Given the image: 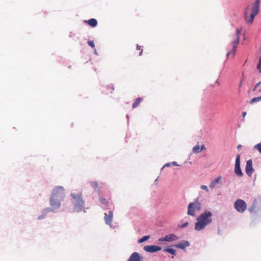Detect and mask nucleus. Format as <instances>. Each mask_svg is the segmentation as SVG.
<instances>
[{
    "label": "nucleus",
    "mask_w": 261,
    "mask_h": 261,
    "mask_svg": "<svg viewBox=\"0 0 261 261\" xmlns=\"http://www.w3.org/2000/svg\"><path fill=\"white\" fill-rule=\"evenodd\" d=\"M65 197V192L64 187L61 186H57L53 189L49 199L50 206L58 210L61 207V202L64 200Z\"/></svg>",
    "instance_id": "1"
},
{
    "label": "nucleus",
    "mask_w": 261,
    "mask_h": 261,
    "mask_svg": "<svg viewBox=\"0 0 261 261\" xmlns=\"http://www.w3.org/2000/svg\"><path fill=\"white\" fill-rule=\"evenodd\" d=\"M212 213L205 210L196 218L197 222L195 223V229L200 231L203 229L207 225L212 222Z\"/></svg>",
    "instance_id": "2"
},
{
    "label": "nucleus",
    "mask_w": 261,
    "mask_h": 261,
    "mask_svg": "<svg viewBox=\"0 0 261 261\" xmlns=\"http://www.w3.org/2000/svg\"><path fill=\"white\" fill-rule=\"evenodd\" d=\"M70 196L72 197L71 202L73 205L74 211L79 213L85 211V202L82 197V192L81 191H76L71 192Z\"/></svg>",
    "instance_id": "3"
},
{
    "label": "nucleus",
    "mask_w": 261,
    "mask_h": 261,
    "mask_svg": "<svg viewBox=\"0 0 261 261\" xmlns=\"http://www.w3.org/2000/svg\"><path fill=\"white\" fill-rule=\"evenodd\" d=\"M201 207V203L199 202V197H197L192 202H190L188 206L187 214L189 216H195L196 210L199 211Z\"/></svg>",
    "instance_id": "4"
},
{
    "label": "nucleus",
    "mask_w": 261,
    "mask_h": 261,
    "mask_svg": "<svg viewBox=\"0 0 261 261\" xmlns=\"http://www.w3.org/2000/svg\"><path fill=\"white\" fill-rule=\"evenodd\" d=\"M261 210V195L253 199L252 205L248 208V211L251 213H256Z\"/></svg>",
    "instance_id": "5"
},
{
    "label": "nucleus",
    "mask_w": 261,
    "mask_h": 261,
    "mask_svg": "<svg viewBox=\"0 0 261 261\" xmlns=\"http://www.w3.org/2000/svg\"><path fill=\"white\" fill-rule=\"evenodd\" d=\"M234 206L238 212L243 213L247 208V204L244 200L238 199L235 201Z\"/></svg>",
    "instance_id": "6"
},
{
    "label": "nucleus",
    "mask_w": 261,
    "mask_h": 261,
    "mask_svg": "<svg viewBox=\"0 0 261 261\" xmlns=\"http://www.w3.org/2000/svg\"><path fill=\"white\" fill-rule=\"evenodd\" d=\"M234 173L239 177H242L243 173L241 169V161L240 155L238 154L236 158L235 165H234Z\"/></svg>",
    "instance_id": "7"
},
{
    "label": "nucleus",
    "mask_w": 261,
    "mask_h": 261,
    "mask_svg": "<svg viewBox=\"0 0 261 261\" xmlns=\"http://www.w3.org/2000/svg\"><path fill=\"white\" fill-rule=\"evenodd\" d=\"M58 209L54 208V207H46L42 210L41 212V215L39 216L37 218L38 220H41L44 219L46 215L50 212L55 213L57 212Z\"/></svg>",
    "instance_id": "8"
},
{
    "label": "nucleus",
    "mask_w": 261,
    "mask_h": 261,
    "mask_svg": "<svg viewBox=\"0 0 261 261\" xmlns=\"http://www.w3.org/2000/svg\"><path fill=\"white\" fill-rule=\"evenodd\" d=\"M162 248L161 246L155 245H147L143 247V249L147 252L149 253H155L157 252L160 250H161Z\"/></svg>",
    "instance_id": "9"
},
{
    "label": "nucleus",
    "mask_w": 261,
    "mask_h": 261,
    "mask_svg": "<svg viewBox=\"0 0 261 261\" xmlns=\"http://www.w3.org/2000/svg\"><path fill=\"white\" fill-rule=\"evenodd\" d=\"M239 35L240 30L238 29L236 30V34L234 35L236 38L231 42V44L232 45V51H233V56L234 55L235 51L237 47V44L239 43Z\"/></svg>",
    "instance_id": "10"
},
{
    "label": "nucleus",
    "mask_w": 261,
    "mask_h": 261,
    "mask_svg": "<svg viewBox=\"0 0 261 261\" xmlns=\"http://www.w3.org/2000/svg\"><path fill=\"white\" fill-rule=\"evenodd\" d=\"M245 171L248 176H251L254 171L252 166V161L251 159L248 160L246 162Z\"/></svg>",
    "instance_id": "11"
},
{
    "label": "nucleus",
    "mask_w": 261,
    "mask_h": 261,
    "mask_svg": "<svg viewBox=\"0 0 261 261\" xmlns=\"http://www.w3.org/2000/svg\"><path fill=\"white\" fill-rule=\"evenodd\" d=\"M190 245V243L189 241L182 240L180 243L174 244L172 246L177 248H179L182 250H186V248Z\"/></svg>",
    "instance_id": "12"
},
{
    "label": "nucleus",
    "mask_w": 261,
    "mask_h": 261,
    "mask_svg": "<svg viewBox=\"0 0 261 261\" xmlns=\"http://www.w3.org/2000/svg\"><path fill=\"white\" fill-rule=\"evenodd\" d=\"M101 90L102 93L103 94H108L109 93H112L114 90V85L111 84L107 85L106 86H102Z\"/></svg>",
    "instance_id": "13"
},
{
    "label": "nucleus",
    "mask_w": 261,
    "mask_h": 261,
    "mask_svg": "<svg viewBox=\"0 0 261 261\" xmlns=\"http://www.w3.org/2000/svg\"><path fill=\"white\" fill-rule=\"evenodd\" d=\"M127 261H143V257L138 252H133Z\"/></svg>",
    "instance_id": "14"
},
{
    "label": "nucleus",
    "mask_w": 261,
    "mask_h": 261,
    "mask_svg": "<svg viewBox=\"0 0 261 261\" xmlns=\"http://www.w3.org/2000/svg\"><path fill=\"white\" fill-rule=\"evenodd\" d=\"M105 220L106 224L111 226L112 222L113 216V211H110L109 212L108 215H107L106 213H105Z\"/></svg>",
    "instance_id": "15"
},
{
    "label": "nucleus",
    "mask_w": 261,
    "mask_h": 261,
    "mask_svg": "<svg viewBox=\"0 0 261 261\" xmlns=\"http://www.w3.org/2000/svg\"><path fill=\"white\" fill-rule=\"evenodd\" d=\"M172 247L173 246L172 245V246H169L167 247V248H164L163 250V251L169 253L171 254V255H172L173 256H176L177 254L176 251L175 249L173 248Z\"/></svg>",
    "instance_id": "16"
},
{
    "label": "nucleus",
    "mask_w": 261,
    "mask_h": 261,
    "mask_svg": "<svg viewBox=\"0 0 261 261\" xmlns=\"http://www.w3.org/2000/svg\"><path fill=\"white\" fill-rule=\"evenodd\" d=\"M166 242H172L178 239V237L174 233H170L165 236Z\"/></svg>",
    "instance_id": "17"
},
{
    "label": "nucleus",
    "mask_w": 261,
    "mask_h": 261,
    "mask_svg": "<svg viewBox=\"0 0 261 261\" xmlns=\"http://www.w3.org/2000/svg\"><path fill=\"white\" fill-rule=\"evenodd\" d=\"M85 22L87 23L90 26L92 27H95L97 25V21L95 18H91L88 20H85Z\"/></svg>",
    "instance_id": "18"
},
{
    "label": "nucleus",
    "mask_w": 261,
    "mask_h": 261,
    "mask_svg": "<svg viewBox=\"0 0 261 261\" xmlns=\"http://www.w3.org/2000/svg\"><path fill=\"white\" fill-rule=\"evenodd\" d=\"M97 192H98V196L99 197V200H100V202L107 207L109 204L108 201H107V200L106 198L102 197L101 196V192H100V191L99 189L97 190Z\"/></svg>",
    "instance_id": "19"
},
{
    "label": "nucleus",
    "mask_w": 261,
    "mask_h": 261,
    "mask_svg": "<svg viewBox=\"0 0 261 261\" xmlns=\"http://www.w3.org/2000/svg\"><path fill=\"white\" fill-rule=\"evenodd\" d=\"M221 178V177L219 176L217 178L212 180L210 184L209 187L212 189L214 188L215 187L216 184L219 182Z\"/></svg>",
    "instance_id": "20"
},
{
    "label": "nucleus",
    "mask_w": 261,
    "mask_h": 261,
    "mask_svg": "<svg viewBox=\"0 0 261 261\" xmlns=\"http://www.w3.org/2000/svg\"><path fill=\"white\" fill-rule=\"evenodd\" d=\"M142 98L141 97H138L136 99L135 101L133 102L132 105V108L133 109L136 108L141 102Z\"/></svg>",
    "instance_id": "21"
},
{
    "label": "nucleus",
    "mask_w": 261,
    "mask_h": 261,
    "mask_svg": "<svg viewBox=\"0 0 261 261\" xmlns=\"http://www.w3.org/2000/svg\"><path fill=\"white\" fill-rule=\"evenodd\" d=\"M259 11V6H253L252 10L251 13L256 15Z\"/></svg>",
    "instance_id": "22"
},
{
    "label": "nucleus",
    "mask_w": 261,
    "mask_h": 261,
    "mask_svg": "<svg viewBox=\"0 0 261 261\" xmlns=\"http://www.w3.org/2000/svg\"><path fill=\"white\" fill-rule=\"evenodd\" d=\"M150 235L144 236L142 238L138 240V243H142L146 241H147L149 239H150Z\"/></svg>",
    "instance_id": "23"
},
{
    "label": "nucleus",
    "mask_w": 261,
    "mask_h": 261,
    "mask_svg": "<svg viewBox=\"0 0 261 261\" xmlns=\"http://www.w3.org/2000/svg\"><path fill=\"white\" fill-rule=\"evenodd\" d=\"M193 152L194 153H199L201 151V149L198 144L195 145L192 149Z\"/></svg>",
    "instance_id": "24"
},
{
    "label": "nucleus",
    "mask_w": 261,
    "mask_h": 261,
    "mask_svg": "<svg viewBox=\"0 0 261 261\" xmlns=\"http://www.w3.org/2000/svg\"><path fill=\"white\" fill-rule=\"evenodd\" d=\"M260 101H261V96H258V97H255L252 98L250 100V103L251 104H252V103H255V102H258Z\"/></svg>",
    "instance_id": "25"
},
{
    "label": "nucleus",
    "mask_w": 261,
    "mask_h": 261,
    "mask_svg": "<svg viewBox=\"0 0 261 261\" xmlns=\"http://www.w3.org/2000/svg\"><path fill=\"white\" fill-rule=\"evenodd\" d=\"M254 149H257L261 153V143H259L254 146Z\"/></svg>",
    "instance_id": "26"
},
{
    "label": "nucleus",
    "mask_w": 261,
    "mask_h": 261,
    "mask_svg": "<svg viewBox=\"0 0 261 261\" xmlns=\"http://www.w3.org/2000/svg\"><path fill=\"white\" fill-rule=\"evenodd\" d=\"M255 16H256L255 15L251 13V14L250 15L249 19L248 20V23H252Z\"/></svg>",
    "instance_id": "27"
},
{
    "label": "nucleus",
    "mask_w": 261,
    "mask_h": 261,
    "mask_svg": "<svg viewBox=\"0 0 261 261\" xmlns=\"http://www.w3.org/2000/svg\"><path fill=\"white\" fill-rule=\"evenodd\" d=\"M257 69L259 70V73H261V56L259 58V61L257 65Z\"/></svg>",
    "instance_id": "28"
},
{
    "label": "nucleus",
    "mask_w": 261,
    "mask_h": 261,
    "mask_svg": "<svg viewBox=\"0 0 261 261\" xmlns=\"http://www.w3.org/2000/svg\"><path fill=\"white\" fill-rule=\"evenodd\" d=\"M90 185L95 190L98 188V183L97 181L90 182Z\"/></svg>",
    "instance_id": "29"
},
{
    "label": "nucleus",
    "mask_w": 261,
    "mask_h": 261,
    "mask_svg": "<svg viewBox=\"0 0 261 261\" xmlns=\"http://www.w3.org/2000/svg\"><path fill=\"white\" fill-rule=\"evenodd\" d=\"M88 44L92 48H94L95 47V44H94V43L93 41H92V40H88Z\"/></svg>",
    "instance_id": "30"
},
{
    "label": "nucleus",
    "mask_w": 261,
    "mask_h": 261,
    "mask_svg": "<svg viewBox=\"0 0 261 261\" xmlns=\"http://www.w3.org/2000/svg\"><path fill=\"white\" fill-rule=\"evenodd\" d=\"M188 224H189V222L188 221H186L184 223L181 224V225H179V227L180 228H184V227L187 226L188 225Z\"/></svg>",
    "instance_id": "31"
},
{
    "label": "nucleus",
    "mask_w": 261,
    "mask_h": 261,
    "mask_svg": "<svg viewBox=\"0 0 261 261\" xmlns=\"http://www.w3.org/2000/svg\"><path fill=\"white\" fill-rule=\"evenodd\" d=\"M200 188L201 189L204 190L206 192L208 191V189L207 187L205 185H201Z\"/></svg>",
    "instance_id": "32"
},
{
    "label": "nucleus",
    "mask_w": 261,
    "mask_h": 261,
    "mask_svg": "<svg viewBox=\"0 0 261 261\" xmlns=\"http://www.w3.org/2000/svg\"><path fill=\"white\" fill-rule=\"evenodd\" d=\"M171 166V163H168L165 164L163 167L161 168V171L165 168V167H168Z\"/></svg>",
    "instance_id": "33"
},
{
    "label": "nucleus",
    "mask_w": 261,
    "mask_h": 261,
    "mask_svg": "<svg viewBox=\"0 0 261 261\" xmlns=\"http://www.w3.org/2000/svg\"><path fill=\"white\" fill-rule=\"evenodd\" d=\"M261 84V82H259L258 83H257L255 86H254V88L253 89L252 91H255L257 88V87H258V86H259Z\"/></svg>",
    "instance_id": "34"
},
{
    "label": "nucleus",
    "mask_w": 261,
    "mask_h": 261,
    "mask_svg": "<svg viewBox=\"0 0 261 261\" xmlns=\"http://www.w3.org/2000/svg\"><path fill=\"white\" fill-rule=\"evenodd\" d=\"M260 0H255V4L253 6H259Z\"/></svg>",
    "instance_id": "35"
},
{
    "label": "nucleus",
    "mask_w": 261,
    "mask_h": 261,
    "mask_svg": "<svg viewBox=\"0 0 261 261\" xmlns=\"http://www.w3.org/2000/svg\"><path fill=\"white\" fill-rule=\"evenodd\" d=\"M159 242L166 241V239H165V237H162V238H160L159 239Z\"/></svg>",
    "instance_id": "36"
},
{
    "label": "nucleus",
    "mask_w": 261,
    "mask_h": 261,
    "mask_svg": "<svg viewBox=\"0 0 261 261\" xmlns=\"http://www.w3.org/2000/svg\"><path fill=\"white\" fill-rule=\"evenodd\" d=\"M231 53H233V51H232V49L230 50V51H229L226 54V56L227 57H228L229 55V54Z\"/></svg>",
    "instance_id": "37"
},
{
    "label": "nucleus",
    "mask_w": 261,
    "mask_h": 261,
    "mask_svg": "<svg viewBox=\"0 0 261 261\" xmlns=\"http://www.w3.org/2000/svg\"><path fill=\"white\" fill-rule=\"evenodd\" d=\"M171 164H172L173 165L178 166L177 162H173L171 163Z\"/></svg>",
    "instance_id": "38"
},
{
    "label": "nucleus",
    "mask_w": 261,
    "mask_h": 261,
    "mask_svg": "<svg viewBox=\"0 0 261 261\" xmlns=\"http://www.w3.org/2000/svg\"><path fill=\"white\" fill-rule=\"evenodd\" d=\"M246 114H247V113L246 112H243L242 113V116H243V117H244L246 116Z\"/></svg>",
    "instance_id": "39"
},
{
    "label": "nucleus",
    "mask_w": 261,
    "mask_h": 261,
    "mask_svg": "<svg viewBox=\"0 0 261 261\" xmlns=\"http://www.w3.org/2000/svg\"><path fill=\"white\" fill-rule=\"evenodd\" d=\"M205 148V147H204V145H202L201 147H200V149H201V151Z\"/></svg>",
    "instance_id": "40"
},
{
    "label": "nucleus",
    "mask_w": 261,
    "mask_h": 261,
    "mask_svg": "<svg viewBox=\"0 0 261 261\" xmlns=\"http://www.w3.org/2000/svg\"><path fill=\"white\" fill-rule=\"evenodd\" d=\"M242 83H243V80H241L240 81V83L239 84V88H240L241 87Z\"/></svg>",
    "instance_id": "41"
},
{
    "label": "nucleus",
    "mask_w": 261,
    "mask_h": 261,
    "mask_svg": "<svg viewBox=\"0 0 261 261\" xmlns=\"http://www.w3.org/2000/svg\"><path fill=\"white\" fill-rule=\"evenodd\" d=\"M140 48H141V46H139V45H137V50H140Z\"/></svg>",
    "instance_id": "42"
},
{
    "label": "nucleus",
    "mask_w": 261,
    "mask_h": 261,
    "mask_svg": "<svg viewBox=\"0 0 261 261\" xmlns=\"http://www.w3.org/2000/svg\"><path fill=\"white\" fill-rule=\"evenodd\" d=\"M242 146L241 145H240H240H238V146H237V148H238V149H240L242 147Z\"/></svg>",
    "instance_id": "43"
},
{
    "label": "nucleus",
    "mask_w": 261,
    "mask_h": 261,
    "mask_svg": "<svg viewBox=\"0 0 261 261\" xmlns=\"http://www.w3.org/2000/svg\"><path fill=\"white\" fill-rule=\"evenodd\" d=\"M94 54H96V55H97V51H96V49H94Z\"/></svg>",
    "instance_id": "44"
},
{
    "label": "nucleus",
    "mask_w": 261,
    "mask_h": 261,
    "mask_svg": "<svg viewBox=\"0 0 261 261\" xmlns=\"http://www.w3.org/2000/svg\"><path fill=\"white\" fill-rule=\"evenodd\" d=\"M216 83L218 84H219V80L218 79L216 81Z\"/></svg>",
    "instance_id": "45"
},
{
    "label": "nucleus",
    "mask_w": 261,
    "mask_h": 261,
    "mask_svg": "<svg viewBox=\"0 0 261 261\" xmlns=\"http://www.w3.org/2000/svg\"><path fill=\"white\" fill-rule=\"evenodd\" d=\"M218 234H220V231L219 229H218Z\"/></svg>",
    "instance_id": "46"
},
{
    "label": "nucleus",
    "mask_w": 261,
    "mask_h": 261,
    "mask_svg": "<svg viewBox=\"0 0 261 261\" xmlns=\"http://www.w3.org/2000/svg\"><path fill=\"white\" fill-rule=\"evenodd\" d=\"M158 179V178H156V179H155V180H154V182L155 184H156V182H157Z\"/></svg>",
    "instance_id": "47"
},
{
    "label": "nucleus",
    "mask_w": 261,
    "mask_h": 261,
    "mask_svg": "<svg viewBox=\"0 0 261 261\" xmlns=\"http://www.w3.org/2000/svg\"><path fill=\"white\" fill-rule=\"evenodd\" d=\"M142 51H142V50L140 52V53H139V56H141V55H142Z\"/></svg>",
    "instance_id": "48"
},
{
    "label": "nucleus",
    "mask_w": 261,
    "mask_h": 261,
    "mask_svg": "<svg viewBox=\"0 0 261 261\" xmlns=\"http://www.w3.org/2000/svg\"><path fill=\"white\" fill-rule=\"evenodd\" d=\"M126 118H127V119H129V116H128V115H126Z\"/></svg>",
    "instance_id": "49"
},
{
    "label": "nucleus",
    "mask_w": 261,
    "mask_h": 261,
    "mask_svg": "<svg viewBox=\"0 0 261 261\" xmlns=\"http://www.w3.org/2000/svg\"><path fill=\"white\" fill-rule=\"evenodd\" d=\"M258 92H261V88L259 89Z\"/></svg>",
    "instance_id": "50"
}]
</instances>
